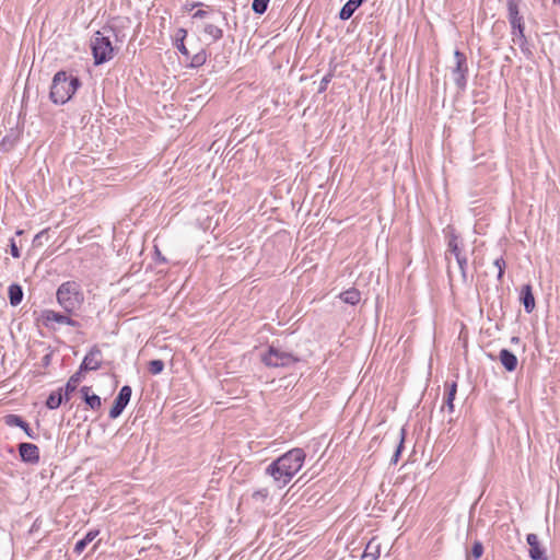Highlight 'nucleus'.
Masks as SVG:
<instances>
[{
  "label": "nucleus",
  "mask_w": 560,
  "mask_h": 560,
  "mask_svg": "<svg viewBox=\"0 0 560 560\" xmlns=\"http://www.w3.org/2000/svg\"><path fill=\"white\" fill-rule=\"evenodd\" d=\"M208 55L205 49H200L198 52L190 55V58L186 61L188 68H199L207 61Z\"/></svg>",
  "instance_id": "nucleus-24"
},
{
  "label": "nucleus",
  "mask_w": 560,
  "mask_h": 560,
  "mask_svg": "<svg viewBox=\"0 0 560 560\" xmlns=\"http://www.w3.org/2000/svg\"><path fill=\"white\" fill-rule=\"evenodd\" d=\"M381 546L375 538H372L365 546L362 558L369 560H377L381 555Z\"/></svg>",
  "instance_id": "nucleus-21"
},
{
  "label": "nucleus",
  "mask_w": 560,
  "mask_h": 560,
  "mask_svg": "<svg viewBox=\"0 0 560 560\" xmlns=\"http://www.w3.org/2000/svg\"><path fill=\"white\" fill-rule=\"evenodd\" d=\"M187 36V31L185 28H178L175 35V42L174 43H182L185 40Z\"/></svg>",
  "instance_id": "nucleus-44"
},
{
  "label": "nucleus",
  "mask_w": 560,
  "mask_h": 560,
  "mask_svg": "<svg viewBox=\"0 0 560 560\" xmlns=\"http://www.w3.org/2000/svg\"><path fill=\"white\" fill-rule=\"evenodd\" d=\"M20 458L25 464L36 465L40 460L39 448L33 443L22 442L18 445Z\"/></svg>",
  "instance_id": "nucleus-11"
},
{
  "label": "nucleus",
  "mask_w": 560,
  "mask_h": 560,
  "mask_svg": "<svg viewBox=\"0 0 560 560\" xmlns=\"http://www.w3.org/2000/svg\"><path fill=\"white\" fill-rule=\"evenodd\" d=\"M522 0H506L508 13H518Z\"/></svg>",
  "instance_id": "nucleus-38"
},
{
  "label": "nucleus",
  "mask_w": 560,
  "mask_h": 560,
  "mask_svg": "<svg viewBox=\"0 0 560 560\" xmlns=\"http://www.w3.org/2000/svg\"><path fill=\"white\" fill-rule=\"evenodd\" d=\"M15 234L16 235H22L23 234V230H18Z\"/></svg>",
  "instance_id": "nucleus-50"
},
{
  "label": "nucleus",
  "mask_w": 560,
  "mask_h": 560,
  "mask_svg": "<svg viewBox=\"0 0 560 560\" xmlns=\"http://www.w3.org/2000/svg\"><path fill=\"white\" fill-rule=\"evenodd\" d=\"M44 238H46V240L48 238V229H45L35 235V237L33 238V246L34 247L42 246Z\"/></svg>",
  "instance_id": "nucleus-37"
},
{
  "label": "nucleus",
  "mask_w": 560,
  "mask_h": 560,
  "mask_svg": "<svg viewBox=\"0 0 560 560\" xmlns=\"http://www.w3.org/2000/svg\"><path fill=\"white\" fill-rule=\"evenodd\" d=\"M455 66L452 68V77L458 91L464 92L467 88L468 63L464 52L454 51Z\"/></svg>",
  "instance_id": "nucleus-6"
},
{
  "label": "nucleus",
  "mask_w": 560,
  "mask_h": 560,
  "mask_svg": "<svg viewBox=\"0 0 560 560\" xmlns=\"http://www.w3.org/2000/svg\"><path fill=\"white\" fill-rule=\"evenodd\" d=\"M482 555H483V545L480 540H476L472 544L470 557H472L475 560H479Z\"/></svg>",
  "instance_id": "nucleus-32"
},
{
  "label": "nucleus",
  "mask_w": 560,
  "mask_h": 560,
  "mask_svg": "<svg viewBox=\"0 0 560 560\" xmlns=\"http://www.w3.org/2000/svg\"><path fill=\"white\" fill-rule=\"evenodd\" d=\"M304 460L305 452L302 448H292L268 465L266 475L272 477L278 488H283L300 471Z\"/></svg>",
  "instance_id": "nucleus-1"
},
{
  "label": "nucleus",
  "mask_w": 560,
  "mask_h": 560,
  "mask_svg": "<svg viewBox=\"0 0 560 560\" xmlns=\"http://www.w3.org/2000/svg\"><path fill=\"white\" fill-rule=\"evenodd\" d=\"M14 140L9 139V137H4L0 143V148H2L3 151H9L13 148Z\"/></svg>",
  "instance_id": "nucleus-42"
},
{
  "label": "nucleus",
  "mask_w": 560,
  "mask_h": 560,
  "mask_svg": "<svg viewBox=\"0 0 560 560\" xmlns=\"http://www.w3.org/2000/svg\"><path fill=\"white\" fill-rule=\"evenodd\" d=\"M512 37H518L525 35V22L524 20L517 23L510 24Z\"/></svg>",
  "instance_id": "nucleus-31"
},
{
  "label": "nucleus",
  "mask_w": 560,
  "mask_h": 560,
  "mask_svg": "<svg viewBox=\"0 0 560 560\" xmlns=\"http://www.w3.org/2000/svg\"><path fill=\"white\" fill-rule=\"evenodd\" d=\"M508 20L510 24L517 23L524 20L523 15L518 13H508Z\"/></svg>",
  "instance_id": "nucleus-43"
},
{
  "label": "nucleus",
  "mask_w": 560,
  "mask_h": 560,
  "mask_svg": "<svg viewBox=\"0 0 560 560\" xmlns=\"http://www.w3.org/2000/svg\"><path fill=\"white\" fill-rule=\"evenodd\" d=\"M101 368L102 351L97 345H94L83 358L78 371L84 375L86 372L97 371Z\"/></svg>",
  "instance_id": "nucleus-9"
},
{
  "label": "nucleus",
  "mask_w": 560,
  "mask_h": 560,
  "mask_svg": "<svg viewBox=\"0 0 560 560\" xmlns=\"http://www.w3.org/2000/svg\"><path fill=\"white\" fill-rule=\"evenodd\" d=\"M444 234L447 240L446 254H452L455 259L466 256L464 241L452 225L446 226Z\"/></svg>",
  "instance_id": "nucleus-8"
},
{
  "label": "nucleus",
  "mask_w": 560,
  "mask_h": 560,
  "mask_svg": "<svg viewBox=\"0 0 560 560\" xmlns=\"http://www.w3.org/2000/svg\"><path fill=\"white\" fill-rule=\"evenodd\" d=\"M58 304L65 313L71 314L84 302V294L80 283L77 281H66L59 285L56 292Z\"/></svg>",
  "instance_id": "nucleus-4"
},
{
  "label": "nucleus",
  "mask_w": 560,
  "mask_h": 560,
  "mask_svg": "<svg viewBox=\"0 0 560 560\" xmlns=\"http://www.w3.org/2000/svg\"><path fill=\"white\" fill-rule=\"evenodd\" d=\"M176 49L185 57V62L190 58V51L185 46V43H174Z\"/></svg>",
  "instance_id": "nucleus-40"
},
{
  "label": "nucleus",
  "mask_w": 560,
  "mask_h": 560,
  "mask_svg": "<svg viewBox=\"0 0 560 560\" xmlns=\"http://www.w3.org/2000/svg\"><path fill=\"white\" fill-rule=\"evenodd\" d=\"M493 265L498 268V277H497L498 280L502 281L504 270L506 267V262H505L504 258L499 257V258L494 259Z\"/></svg>",
  "instance_id": "nucleus-35"
},
{
  "label": "nucleus",
  "mask_w": 560,
  "mask_h": 560,
  "mask_svg": "<svg viewBox=\"0 0 560 560\" xmlns=\"http://www.w3.org/2000/svg\"><path fill=\"white\" fill-rule=\"evenodd\" d=\"M334 78V72L329 71L327 74H325L319 83L318 93H324L327 90L328 84Z\"/></svg>",
  "instance_id": "nucleus-36"
},
{
  "label": "nucleus",
  "mask_w": 560,
  "mask_h": 560,
  "mask_svg": "<svg viewBox=\"0 0 560 560\" xmlns=\"http://www.w3.org/2000/svg\"><path fill=\"white\" fill-rule=\"evenodd\" d=\"M132 389L129 385H124L114 399L113 406L109 409V418L117 419L125 410L130 401Z\"/></svg>",
  "instance_id": "nucleus-10"
},
{
  "label": "nucleus",
  "mask_w": 560,
  "mask_h": 560,
  "mask_svg": "<svg viewBox=\"0 0 560 560\" xmlns=\"http://www.w3.org/2000/svg\"><path fill=\"white\" fill-rule=\"evenodd\" d=\"M362 3L363 0H348L339 11V19L342 21L349 20Z\"/></svg>",
  "instance_id": "nucleus-18"
},
{
  "label": "nucleus",
  "mask_w": 560,
  "mask_h": 560,
  "mask_svg": "<svg viewBox=\"0 0 560 560\" xmlns=\"http://www.w3.org/2000/svg\"><path fill=\"white\" fill-rule=\"evenodd\" d=\"M456 261H457V265L459 267L463 281L467 282V266H468L467 256L458 258V259H456Z\"/></svg>",
  "instance_id": "nucleus-34"
},
{
  "label": "nucleus",
  "mask_w": 560,
  "mask_h": 560,
  "mask_svg": "<svg viewBox=\"0 0 560 560\" xmlns=\"http://www.w3.org/2000/svg\"><path fill=\"white\" fill-rule=\"evenodd\" d=\"M526 541L529 546L528 555L532 560H548L546 550L540 546L538 536L536 534H528L526 536Z\"/></svg>",
  "instance_id": "nucleus-12"
},
{
  "label": "nucleus",
  "mask_w": 560,
  "mask_h": 560,
  "mask_svg": "<svg viewBox=\"0 0 560 560\" xmlns=\"http://www.w3.org/2000/svg\"><path fill=\"white\" fill-rule=\"evenodd\" d=\"M218 12L222 15V19H223L224 21H226V13H225V12H221V11H218Z\"/></svg>",
  "instance_id": "nucleus-47"
},
{
  "label": "nucleus",
  "mask_w": 560,
  "mask_h": 560,
  "mask_svg": "<svg viewBox=\"0 0 560 560\" xmlns=\"http://www.w3.org/2000/svg\"><path fill=\"white\" fill-rule=\"evenodd\" d=\"M269 497V491L267 488H261L253 492L252 498L256 502L264 503Z\"/></svg>",
  "instance_id": "nucleus-33"
},
{
  "label": "nucleus",
  "mask_w": 560,
  "mask_h": 560,
  "mask_svg": "<svg viewBox=\"0 0 560 560\" xmlns=\"http://www.w3.org/2000/svg\"><path fill=\"white\" fill-rule=\"evenodd\" d=\"M457 393V383H445V393H444V399L443 405L441 407V410H447L450 413L454 412V399L456 397Z\"/></svg>",
  "instance_id": "nucleus-14"
},
{
  "label": "nucleus",
  "mask_w": 560,
  "mask_h": 560,
  "mask_svg": "<svg viewBox=\"0 0 560 560\" xmlns=\"http://www.w3.org/2000/svg\"><path fill=\"white\" fill-rule=\"evenodd\" d=\"M10 253L13 258H20L21 252L14 238H10L9 242Z\"/></svg>",
  "instance_id": "nucleus-39"
},
{
  "label": "nucleus",
  "mask_w": 560,
  "mask_h": 560,
  "mask_svg": "<svg viewBox=\"0 0 560 560\" xmlns=\"http://www.w3.org/2000/svg\"><path fill=\"white\" fill-rule=\"evenodd\" d=\"M21 429L25 432V434L33 440H36L38 438V434L34 432V430L30 427V424L25 421L23 427Z\"/></svg>",
  "instance_id": "nucleus-41"
},
{
  "label": "nucleus",
  "mask_w": 560,
  "mask_h": 560,
  "mask_svg": "<svg viewBox=\"0 0 560 560\" xmlns=\"http://www.w3.org/2000/svg\"><path fill=\"white\" fill-rule=\"evenodd\" d=\"M340 300L350 305H357L361 300V293L358 289L351 288L340 293Z\"/></svg>",
  "instance_id": "nucleus-23"
},
{
  "label": "nucleus",
  "mask_w": 560,
  "mask_h": 560,
  "mask_svg": "<svg viewBox=\"0 0 560 560\" xmlns=\"http://www.w3.org/2000/svg\"><path fill=\"white\" fill-rule=\"evenodd\" d=\"M520 302L523 304L527 314H530L535 310V298L533 294V288L529 283L522 287L520 292Z\"/></svg>",
  "instance_id": "nucleus-15"
},
{
  "label": "nucleus",
  "mask_w": 560,
  "mask_h": 560,
  "mask_svg": "<svg viewBox=\"0 0 560 560\" xmlns=\"http://www.w3.org/2000/svg\"><path fill=\"white\" fill-rule=\"evenodd\" d=\"M8 296L12 306H18L23 300V289L18 283H12L8 289Z\"/></svg>",
  "instance_id": "nucleus-22"
},
{
  "label": "nucleus",
  "mask_w": 560,
  "mask_h": 560,
  "mask_svg": "<svg viewBox=\"0 0 560 560\" xmlns=\"http://www.w3.org/2000/svg\"><path fill=\"white\" fill-rule=\"evenodd\" d=\"M80 393L86 407L97 411L102 408V399L98 395L92 393L91 386H82Z\"/></svg>",
  "instance_id": "nucleus-13"
},
{
  "label": "nucleus",
  "mask_w": 560,
  "mask_h": 560,
  "mask_svg": "<svg viewBox=\"0 0 560 560\" xmlns=\"http://www.w3.org/2000/svg\"><path fill=\"white\" fill-rule=\"evenodd\" d=\"M203 32L205 34L211 36L214 42L223 37V30L212 23L205 24Z\"/></svg>",
  "instance_id": "nucleus-26"
},
{
  "label": "nucleus",
  "mask_w": 560,
  "mask_h": 560,
  "mask_svg": "<svg viewBox=\"0 0 560 560\" xmlns=\"http://www.w3.org/2000/svg\"><path fill=\"white\" fill-rule=\"evenodd\" d=\"M80 86L81 80L78 77L60 70L52 78L49 98L54 104L62 105L73 96Z\"/></svg>",
  "instance_id": "nucleus-2"
},
{
  "label": "nucleus",
  "mask_w": 560,
  "mask_h": 560,
  "mask_svg": "<svg viewBox=\"0 0 560 560\" xmlns=\"http://www.w3.org/2000/svg\"><path fill=\"white\" fill-rule=\"evenodd\" d=\"M198 5H201V3L200 2H195V3L191 4V9H194V8L198 7Z\"/></svg>",
  "instance_id": "nucleus-49"
},
{
  "label": "nucleus",
  "mask_w": 560,
  "mask_h": 560,
  "mask_svg": "<svg viewBox=\"0 0 560 560\" xmlns=\"http://www.w3.org/2000/svg\"><path fill=\"white\" fill-rule=\"evenodd\" d=\"M113 27H103L97 31L91 38V50L94 58V65H103L114 58L115 48L110 40V34H114Z\"/></svg>",
  "instance_id": "nucleus-3"
},
{
  "label": "nucleus",
  "mask_w": 560,
  "mask_h": 560,
  "mask_svg": "<svg viewBox=\"0 0 560 560\" xmlns=\"http://www.w3.org/2000/svg\"><path fill=\"white\" fill-rule=\"evenodd\" d=\"M499 360H500L501 364L503 365V368L508 372H513L517 368V363H518L517 358L509 349H505V348L501 349V351L499 353Z\"/></svg>",
  "instance_id": "nucleus-17"
},
{
  "label": "nucleus",
  "mask_w": 560,
  "mask_h": 560,
  "mask_svg": "<svg viewBox=\"0 0 560 560\" xmlns=\"http://www.w3.org/2000/svg\"><path fill=\"white\" fill-rule=\"evenodd\" d=\"M406 434H407L406 429L402 427V428L400 429V439H399V443H398V445H397V447H396V451L394 452V454H393V456H392V458H390V464H392V465H396V464L398 463V460H399V457H400L401 452H402V450H404V444H405Z\"/></svg>",
  "instance_id": "nucleus-27"
},
{
  "label": "nucleus",
  "mask_w": 560,
  "mask_h": 560,
  "mask_svg": "<svg viewBox=\"0 0 560 560\" xmlns=\"http://www.w3.org/2000/svg\"><path fill=\"white\" fill-rule=\"evenodd\" d=\"M65 401L62 387L51 392L46 399V407L50 410L57 409Z\"/></svg>",
  "instance_id": "nucleus-20"
},
{
  "label": "nucleus",
  "mask_w": 560,
  "mask_h": 560,
  "mask_svg": "<svg viewBox=\"0 0 560 560\" xmlns=\"http://www.w3.org/2000/svg\"><path fill=\"white\" fill-rule=\"evenodd\" d=\"M164 362L160 359H154V360H151L149 363H148V371L152 374V375H158V374H161L164 370Z\"/></svg>",
  "instance_id": "nucleus-28"
},
{
  "label": "nucleus",
  "mask_w": 560,
  "mask_h": 560,
  "mask_svg": "<svg viewBox=\"0 0 560 560\" xmlns=\"http://www.w3.org/2000/svg\"><path fill=\"white\" fill-rule=\"evenodd\" d=\"M209 15V11L206 10H197L194 14V19H205Z\"/></svg>",
  "instance_id": "nucleus-45"
},
{
  "label": "nucleus",
  "mask_w": 560,
  "mask_h": 560,
  "mask_svg": "<svg viewBox=\"0 0 560 560\" xmlns=\"http://www.w3.org/2000/svg\"><path fill=\"white\" fill-rule=\"evenodd\" d=\"M299 361L293 353L282 351L273 345L269 346L267 352L261 355V362L268 368H287Z\"/></svg>",
  "instance_id": "nucleus-5"
},
{
  "label": "nucleus",
  "mask_w": 560,
  "mask_h": 560,
  "mask_svg": "<svg viewBox=\"0 0 560 560\" xmlns=\"http://www.w3.org/2000/svg\"><path fill=\"white\" fill-rule=\"evenodd\" d=\"M511 342L518 343L520 342V338L518 337H512L511 338Z\"/></svg>",
  "instance_id": "nucleus-46"
},
{
  "label": "nucleus",
  "mask_w": 560,
  "mask_h": 560,
  "mask_svg": "<svg viewBox=\"0 0 560 560\" xmlns=\"http://www.w3.org/2000/svg\"><path fill=\"white\" fill-rule=\"evenodd\" d=\"M39 320L43 326L50 330L56 329L55 323L59 325H68L75 328L81 327V324L78 320L71 318L68 315V313L63 314L60 312H56L54 310H43L40 313Z\"/></svg>",
  "instance_id": "nucleus-7"
},
{
  "label": "nucleus",
  "mask_w": 560,
  "mask_h": 560,
  "mask_svg": "<svg viewBox=\"0 0 560 560\" xmlns=\"http://www.w3.org/2000/svg\"><path fill=\"white\" fill-rule=\"evenodd\" d=\"M269 0H253L252 10L254 13L261 15L268 9Z\"/></svg>",
  "instance_id": "nucleus-30"
},
{
  "label": "nucleus",
  "mask_w": 560,
  "mask_h": 560,
  "mask_svg": "<svg viewBox=\"0 0 560 560\" xmlns=\"http://www.w3.org/2000/svg\"><path fill=\"white\" fill-rule=\"evenodd\" d=\"M98 534V529L89 530L82 539L75 542L73 552L77 555H81L86 548V546L91 544L97 537Z\"/></svg>",
  "instance_id": "nucleus-19"
},
{
  "label": "nucleus",
  "mask_w": 560,
  "mask_h": 560,
  "mask_svg": "<svg viewBox=\"0 0 560 560\" xmlns=\"http://www.w3.org/2000/svg\"><path fill=\"white\" fill-rule=\"evenodd\" d=\"M83 378L84 375L79 371L70 376L66 385L62 387L66 402L70 400L71 395L77 390L78 385L82 382Z\"/></svg>",
  "instance_id": "nucleus-16"
},
{
  "label": "nucleus",
  "mask_w": 560,
  "mask_h": 560,
  "mask_svg": "<svg viewBox=\"0 0 560 560\" xmlns=\"http://www.w3.org/2000/svg\"><path fill=\"white\" fill-rule=\"evenodd\" d=\"M512 40L514 42V44L518 45L522 52L526 56L527 59L533 58L534 54H533L532 47L527 40L526 35L518 36L516 38L512 37Z\"/></svg>",
  "instance_id": "nucleus-25"
},
{
  "label": "nucleus",
  "mask_w": 560,
  "mask_h": 560,
  "mask_svg": "<svg viewBox=\"0 0 560 560\" xmlns=\"http://www.w3.org/2000/svg\"><path fill=\"white\" fill-rule=\"evenodd\" d=\"M49 359H50V357H49V355H45V357H44V361H45V363H46V364H48Z\"/></svg>",
  "instance_id": "nucleus-48"
},
{
  "label": "nucleus",
  "mask_w": 560,
  "mask_h": 560,
  "mask_svg": "<svg viewBox=\"0 0 560 560\" xmlns=\"http://www.w3.org/2000/svg\"><path fill=\"white\" fill-rule=\"evenodd\" d=\"M24 422L25 420L19 415L10 413L4 417V423L9 427L21 428L23 427Z\"/></svg>",
  "instance_id": "nucleus-29"
}]
</instances>
